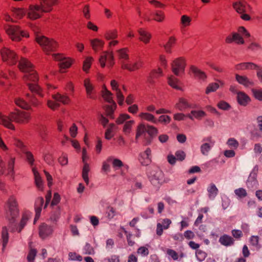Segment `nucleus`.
<instances>
[{"instance_id": "obj_24", "label": "nucleus", "mask_w": 262, "mask_h": 262, "mask_svg": "<svg viewBox=\"0 0 262 262\" xmlns=\"http://www.w3.org/2000/svg\"><path fill=\"white\" fill-rule=\"evenodd\" d=\"M220 244L226 247L232 246L234 243V240L231 236L224 234L219 238Z\"/></svg>"}, {"instance_id": "obj_56", "label": "nucleus", "mask_w": 262, "mask_h": 262, "mask_svg": "<svg viewBox=\"0 0 262 262\" xmlns=\"http://www.w3.org/2000/svg\"><path fill=\"white\" fill-rule=\"evenodd\" d=\"M130 118V116L128 115V114H121L116 119V122L118 124H121L123 123L126 120L129 119Z\"/></svg>"}, {"instance_id": "obj_57", "label": "nucleus", "mask_w": 262, "mask_h": 262, "mask_svg": "<svg viewBox=\"0 0 262 262\" xmlns=\"http://www.w3.org/2000/svg\"><path fill=\"white\" fill-rule=\"evenodd\" d=\"M116 95L118 104L122 106L124 101V97L120 89L116 91Z\"/></svg>"}, {"instance_id": "obj_53", "label": "nucleus", "mask_w": 262, "mask_h": 262, "mask_svg": "<svg viewBox=\"0 0 262 262\" xmlns=\"http://www.w3.org/2000/svg\"><path fill=\"white\" fill-rule=\"evenodd\" d=\"M37 252V251L35 249L31 248L30 249L27 257L28 262H34Z\"/></svg>"}, {"instance_id": "obj_59", "label": "nucleus", "mask_w": 262, "mask_h": 262, "mask_svg": "<svg viewBox=\"0 0 262 262\" xmlns=\"http://www.w3.org/2000/svg\"><path fill=\"white\" fill-rule=\"evenodd\" d=\"M15 158L11 157L8 162V170L9 173L13 174L14 173V166L15 164Z\"/></svg>"}, {"instance_id": "obj_62", "label": "nucleus", "mask_w": 262, "mask_h": 262, "mask_svg": "<svg viewBox=\"0 0 262 262\" xmlns=\"http://www.w3.org/2000/svg\"><path fill=\"white\" fill-rule=\"evenodd\" d=\"M166 253L174 260H177L179 258L178 253L172 249H168Z\"/></svg>"}, {"instance_id": "obj_20", "label": "nucleus", "mask_w": 262, "mask_h": 262, "mask_svg": "<svg viewBox=\"0 0 262 262\" xmlns=\"http://www.w3.org/2000/svg\"><path fill=\"white\" fill-rule=\"evenodd\" d=\"M163 71L161 68L151 71L147 77V82L151 84L155 82V79L162 76Z\"/></svg>"}, {"instance_id": "obj_10", "label": "nucleus", "mask_w": 262, "mask_h": 262, "mask_svg": "<svg viewBox=\"0 0 262 262\" xmlns=\"http://www.w3.org/2000/svg\"><path fill=\"white\" fill-rule=\"evenodd\" d=\"M53 229L51 226L43 223L38 227V234L39 237L44 239L52 234Z\"/></svg>"}, {"instance_id": "obj_50", "label": "nucleus", "mask_w": 262, "mask_h": 262, "mask_svg": "<svg viewBox=\"0 0 262 262\" xmlns=\"http://www.w3.org/2000/svg\"><path fill=\"white\" fill-rule=\"evenodd\" d=\"M235 195L239 199H243L246 197L248 195L247 191L243 188H239L234 190Z\"/></svg>"}, {"instance_id": "obj_64", "label": "nucleus", "mask_w": 262, "mask_h": 262, "mask_svg": "<svg viewBox=\"0 0 262 262\" xmlns=\"http://www.w3.org/2000/svg\"><path fill=\"white\" fill-rule=\"evenodd\" d=\"M84 252L86 254L93 255L95 253V251L93 247L88 243H86L84 247Z\"/></svg>"}, {"instance_id": "obj_11", "label": "nucleus", "mask_w": 262, "mask_h": 262, "mask_svg": "<svg viewBox=\"0 0 262 262\" xmlns=\"http://www.w3.org/2000/svg\"><path fill=\"white\" fill-rule=\"evenodd\" d=\"M86 158V150L85 148H83L82 149V161L84 163V166L82 169V177L86 185H88L89 183L88 173L90 171V167L85 161Z\"/></svg>"}, {"instance_id": "obj_34", "label": "nucleus", "mask_w": 262, "mask_h": 262, "mask_svg": "<svg viewBox=\"0 0 262 262\" xmlns=\"http://www.w3.org/2000/svg\"><path fill=\"white\" fill-rule=\"evenodd\" d=\"M29 219L30 216L28 214L23 213L22 214L20 223L18 226V227L16 229V230L18 231V232L19 233L21 231L24 227L26 225Z\"/></svg>"}, {"instance_id": "obj_48", "label": "nucleus", "mask_w": 262, "mask_h": 262, "mask_svg": "<svg viewBox=\"0 0 262 262\" xmlns=\"http://www.w3.org/2000/svg\"><path fill=\"white\" fill-rule=\"evenodd\" d=\"M118 36V32L116 30H110L105 33L104 37L107 40L115 39Z\"/></svg>"}, {"instance_id": "obj_14", "label": "nucleus", "mask_w": 262, "mask_h": 262, "mask_svg": "<svg viewBox=\"0 0 262 262\" xmlns=\"http://www.w3.org/2000/svg\"><path fill=\"white\" fill-rule=\"evenodd\" d=\"M151 151L147 148L144 152L140 155L139 160L143 165H148L151 162Z\"/></svg>"}, {"instance_id": "obj_38", "label": "nucleus", "mask_w": 262, "mask_h": 262, "mask_svg": "<svg viewBox=\"0 0 262 262\" xmlns=\"http://www.w3.org/2000/svg\"><path fill=\"white\" fill-rule=\"evenodd\" d=\"M14 102L17 106L25 110H29L30 108L29 104L26 102L23 99L20 98H15Z\"/></svg>"}, {"instance_id": "obj_36", "label": "nucleus", "mask_w": 262, "mask_h": 262, "mask_svg": "<svg viewBox=\"0 0 262 262\" xmlns=\"http://www.w3.org/2000/svg\"><path fill=\"white\" fill-rule=\"evenodd\" d=\"M189 107V105L187 100L184 98H180L179 100V102L176 103L175 105V107L181 111H183Z\"/></svg>"}, {"instance_id": "obj_51", "label": "nucleus", "mask_w": 262, "mask_h": 262, "mask_svg": "<svg viewBox=\"0 0 262 262\" xmlns=\"http://www.w3.org/2000/svg\"><path fill=\"white\" fill-rule=\"evenodd\" d=\"M219 88V84L218 83H211L206 88L205 93L208 94L211 92H215Z\"/></svg>"}, {"instance_id": "obj_40", "label": "nucleus", "mask_w": 262, "mask_h": 262, "mask_svg": "<svg viewBox=\"0 0 262 262\" xmlns=\"http://www.w3.org/2000/svg\"><path fill=\"white\" fill-rule=\"evenodd\" d=\"M33 170L34 171L36 186L39 190L42 191L43 190V183L41 178L37 171H35L34 169H33Z\"/></svg>"}, {"instance_id": "obj_54", "label": "nucleus", "mask_w": 262, "mask_h": 262, "mask_svg": "<svg viewBox=\"0 0 262 262\" xmlns=\"http://www.w3.org/2000/svg\"><path fill=\"white\" fill-rule=\"evenodd\" d=\"M13 12L14 16L18 19L21 18L25 14V11L23 8H14Z\"/></svg>"}, {"instance_id": "obj_32", "label": "nucleus", "mask_w": 262, "mask_h": 262, "mask_svg": "<svg viewBox=\"0 0 262 262\" xmlns=\"http://www.w3.org/2000/svg\"><path fill=\"white\" fill-rule=\"evenodd\" d=\"M102 93V97L108 103H113V102H115L113 100V94L106 89L105 85L103 86Z\"/></svg>"}, {"instance_id": "obj_43", "label": "nucleus", "mask_w": 262, "mask_h": 262, "mask_svg": "<svg viewBox=\"0 0 262 262\" xmlns=\"http://www.w3.org/2000/svg\"><path fill=\"white\" fill-rule=\"evenodd\" d=\"M93 60L94 59L92 57H88L85 58V59L83 61L82 67L83 70L84 72H85L86 73H88L89 72V70L91 67Z\"/></svg>"}, {"instance_id": "obj_63", "label": "nucleus", "mask_w": 262, "mask_h": 262, "mask_svg": "<svg viewBox=\"0 0 262 262\" xmlns=\"http://www.w3.org/2000/svg\"><path fill=\"white\" fill-rule=\"evenodd\" d=\"M195 254L197 259L200 261L204 260L207 255L205 252L199 250H196Z\"/></svg>"}, {"instance_id": "obj_39", "label": "nucleus", "mask_w": 262, "mask_h": 262, "mask_svg": "<svg viewBox=\"0 0 262 262\" xmlns=\"http://www.w3.org/2000/svg\"><path fill=\"white\" fill-rule=\"evenodd\" d=\"M147 131V126H146L144 124H139L137 127L136 140H137L141 136L144 134Z\"/></svg>"}, {"instance_id": "obj_21", "label": "nucleus", "mask_w": 262, "mask_h": 262, "mask_svg": "<svg viewBox=\"0 0 262 262\" xmlns=\"http://www.w3.org/2000/svg\"><path fill=\"white\" fill-rule=\"evenodd\" d=\"M83 84L85 89L87 97L90 99H94L92 94L94 93L95 87L90 79H85L83 82Z\"/></svg>"}, {"instance_id": "obj_19", "label": "nucleus", "mask_w": 262, "mask_h": 262, "mask_svg": "<svg viewBox=\"0 0 262 262\" xmlns=\"http://www.w3.org/2000/svg\"><path fill=\"white\" fill-rule=\"evenodd\" d=\"M164 181V174L161 170L156 171L151 179L152 184L157 186L161 185Z\"/></svg>"}, {"instance_id": "obj_6", "label": "nucleus", "mask_w": 262, "mask_h": 262, "mask_svg": "<svg viewBox=\"0 0 262 262\" xmlns=\"http://www.w3.org/2000/svg\"><path fill=\"white\" fill-rule=\"evenodd\" d=\"M186 66V61L184 57L176 58L171 63V71L177 76H180L184 73Z\"/></svg>"}, {"instance_id": "obj_35", "label": "nucleus", "mask_w": 262, "mask_h": 262, "mask_svg": "<svg viewBox=\"0 0 262 262\" xmlns=\"http://www.w3.org/2000/svg\"><path fill=\"white\" fill-rule=\"evenodd\" d=\"M168 83L173 89L176 90H181V88L180 85V82L179 79L173 76H171L168 79Z\"/></svg>"}, {"instance_id": "obj_30", "label": "nucleus", "mask_w": 262, "mask_h": 262, "mask_svg": "<svg viewBox=\"0 0 262 262\" xmlns=\"http://www.w3.org/2000/svg\"><path fill=\"white\" fill-rule=\"evenodd\" d=\"M72 64V60L69 58H64L59 63L60 71L61 73H64V70L70 68Z\"/></svg>"}, {"instance_id": "obj_18", "label": "nucleus", "mask_w": 262, "mask_h": 262, "mask_svg": "<svg viewBox=\"0 0 262 262\" xmlns=\"http://www.w3.org/2000/svg\"><path fill=\"white\" fill-rule=\"evenodd\" d=\"M258 68V66L251 62H242L235 66L237 70H257Z\"/></svg>"}, {"instance_id": "obj_7", "label": "nucleus", "mask_w": 262, "mask_h": 262, "mask_svg": "<svg viewBox=\"0 0 262 262\" xmlns=\"http://www.w3.org/2000/svg\"><path fill=\"white\" fill-rule=\"evenodd\" d=\"M1 54L3 61L6 62L9 65L15 64L18 61V57L16 54L8 48L2 49Z\"/></svg>"}, {"instance_id": "obj_46", "label": "nucleus", "mask_w": 262, "mask_h": 262, "mask_svg": "<svg viewBox=\"0 0 262 262\" xmlns=\"http://www.w3.org/2000/svg\"><path fill=\"white\" fill-rule=\"evenodd\" d=\"M135 121L134 120L128 121L125 123L123 128V132L125 134L128 135L130 133L133 125Z\"/></svg>"}, {"instance_id": "obj_5", "label": "nucleus", "mask_w": 262, "mask_h": 262, "mask_svg": "<svg viewBox=\"0 0 262 262\" xmlns=\"http://www.w3.org/2000/svg\"><path fill=\"white\" fill-rule=\"evenodd\" d=\"M7 34L13 41H18L23 37H28L29 34L27 32L21 30L17 26L6 25L5 27Z\"/></svg>"}, {"instance_id": "obj_23", "label": "nucleus", "mask_w": 262, "mask_h": 262, "mask_svg": "<svg viewBox=\"0 0 262 262\" xmlns=\"http://www.w3.org/2000/svg\"><path fill=\"white\" fill-rule=\"evenodd\" d=\"M44 203V200L42 197H38L35 202V216L34 222L37 221L40 217L41 211L42 210V206Z\"/></svg>"}, {"instance_id": "obj_1", "label": "nucleus", "mask_w": 262, "mask_h": 262, "mask_svg": "<svg viewBox=\"0 0 262 262\" xmlns=\"http://www.w3.org/2000/svg\"><path fill=\"white\" fill-rule=\"evenodd\" d=\"M31 119L30 113L17 109L11 112L8 116L0 113V123L13 130H15V126L12 122L24 124L29 123Z\"/></svg>"}, {"instance_id": "obj_33", "label": "nucleus", "mask_w": 262, "mask_h": 262, "mask_svg": "<svg viewBox=\"0 0 262 262\" xmlns=\"http://www.w3.org/2000/svg\"><path fill=\"white\" fill-rule=\"evenodd\" d=\"M91 44L92 48L95 51L100 50L102 49L104 42L103 40L95 38L91 40Z\"/></svg>"}, {"instance_id": "obj_9", "label": "nucleus", "mask_w": 262, "mask_h": 262, "mask_svg": "<svg viewBox=\"0 0 262 262\" xmlns=\"http://www.w3.org/2000/svg\"><path fill=\"white\" fill-rule=\"evenodd\" d=\"M188 74L196 79L202 81H205L207 77L204 71L194 65H191L189 67Z\"/></svg>"}, {"instance_id": "obj_25", "label": "nucleus", "mask_w": 262, "mask_h": 262, "mask_svg": "<svg viewBox=\"0 0 262 262\" xmlns=\"http://www.w3.org/2000/svg\"><path fill=\"white\" fill-rule=\"evenodd\" d=\"M236 80L241 84L244 85L245 86H253L254 82L245 76H241L238 74L235 75Z\"/></svg>"}, {"instance_id": "obj_45", "label": "nucleus", "mask_w": 262, "mask_h": 262, "mask_svg": "<svg viewBox=\"0 0 262 262\" xmlns=\"http://www.w3.org/2000/svg\"><path fill=\"white\" fill-rule=\"evenodd\" d=\"M208 195L210 198L214 199L218 193V189L214 184H211L208 188Z\"/></svg>"}, {"instance_id": "obj_37", "label": "nucleus", "mask_w": 262, "mask_h": 262, "mask_svg": "<svg viewBox=\"0 0 262 262\" xmlns=\"http://www.w3.org/2000/svg\"><path fill=\"white\" fill-rule=\"evenodd\" d=\"M176 42V38L174 36H171L169 37L168 41L164 46V48L167 53H171V48L174 46Z\"/></svg>"}, {"instance_id": "obj_13", "label": "nucleus", "mask_w": 262, "mask_h": 262, "mask_svg": "<svg viewBox=\"0 0 262 262\" xmlns=\"http://www.w3.org/2000/svg\"><path fill=\"white\" fill-rule=\"evenodd\" d=\"M171 221L169 219H164L162 220V223H158L157 225L156 233L158 236H161L163 234L164 229H167L169 228Z\"/></svg>"}, {"instance_id": "obj_15", "label": "nucleus", "mask_w": 262, "mask_h": 262, "mask_svg": "<svg viewBox=\"0 0 262 262\" xmlns=\"http://www.w3.org/2000/svg\"><path fill=\"white\" fill-rule=\"evenodd\" d=\"M142 67V63L141 61H137L133 63H127L125 61H122L121 68L123 70H127L130 72L137 70Z\"/></svg>"}, {"instance_id": "obj_42", "label": "nucleus", "mask_w": 262, "mask_h": 262, "mask_svg": "<svg viewBox=\"0 0 262 262\" xmlns=\"http://www.w3.org/2000/svg\"><path fill=\"white\" fill-rule=\"evenodd\" d=\"M192 19L190 17L183 15L181 17L180 23L182 25V27L185 28L188 27L190 25Z\"/></svg>"}, {"instance_id": "obj_22", "label": "nucleus", "mask_w": 262, "mask_h": 262, "mask_svg": "<svg viewBox=\"0 0 262 262\" xmlns=\"http://www.w3.org/2000/svg\"><path fill=\"white\" fill-rule=\"evenodd\" d=\"M52 98L58 103L60 102L64 105L69 104L71 101L70 98L67 95H62L59 93L52 95Z\"/></svg>"}, {"instance_id": "obj_2", "label": "nucleus", "mask_w": 262, "mask_h": 262, "mask_svg": "<svg viewBox=\"0 0 262 262\" xmlns=\"http://www.w3.org/2000/svg\"><path fill=\"white\" fill-rule=\"evenodd\" d=\"M7 209L6 217L9 221V226L14 224L19 214L18 203L14 195H10L6 203Z\"/></svg>"}, {"instance_id": "obj_12", "label": "nucleus", "mask_w": 262, "mask_h": 262, "mask_svg": "<svg viewBox=\"0 0 262 262\" xmlns=\"http://www.w3.org/2000/svg\"><path fill=\"white\" fill-rule=\"evenodd\" d=\"M18 68L23 72L30 73L33 69V64L26 58H21Z\"/></svg>"}, {"instance_id": "obj_41", "label": "nucleus", "mask_w": 262, "mask_h": 262, "mask_svg": "<svg viewBox=\"0 0 262 262\" xmlns=\"http://www.w3.org/2000/svg\"><path fill=\"white\" fill-rule=\"evenodd\" d=\"M105 214L108 220H111L117 214L115 208L112 206H108L106 208Z\"/></svg>"}, {"instance_id": "obj_52", "label": "nucleus", "mask_w": 262, "mask_h": 262, "mask_svg": "<svg viewBox=\"0 0 262 262\" xmlns=\"http://www.w3.org/2000/svg\"><path fill=\"white\" fill-rule=\"evenodd\" d=\"M190 115L192 116V118L194 117L197 119H201L206 116V113L203 111L193 110L191 111Z\"/></svg>"}, {"instance_id": "obj_31", "label": "nucleus", "mask_w": 262, "mask_h": 262, "mask_svg": "<svg viewBox=\"0 0 262 262\" xmlns=\"http://www.w3.org/2000/svg\"><path fill=\"white\" fill-rule=\"evenodd\" d=\"M139 117L142 120H144L151 123H156L157 120L155 117L148 113H141L139 114Z\"/></svg>"}, {"instance_id": "obj_17", "label": "nucleus", "mask_w": 262, "mask_h": 262, "mask_svg": "<svg viewBox=\"0 0 262 262\" xmlns=\"http://www.w3.org/2000/svg\"><path fill=\"white\" fill-rule=\"evenodd\" d=\"M40 1V6L44 11V12L47 13L52 10V7L57 3V0H39Z\"/></svg>"}, {"instance_id": "obj_61", "label": "nucleus", "mask_w": 262, "mask_h": 262, "mask_svg": "<svg viewBox=\"0 0 262 262\" xmlns=\"http://www.w3.org/2000/svg\"><path fill=\"white\" fill-rule=\"evenodd\" d=\"M213 145L210 144L209 143H205L202 145L201 147V150L203 155H207L208 152L211 149V147Z\"/></svg>"}, {"instance_id": "obj_49", "label": "nucleus", "mask_w": 262, "mask_h": 262, "mask_svg": "<svg viewBox=\"0 0 262 262\" xmlns=\"http://www.w3.org/2000/svg\"><path fill=\"white\" fill-rule=\"evenodd\" d=\"M128 51L127 48H122L118 51V56L119 59L127 60L129 58L128 55L127 54Z\"/></svg>"}, {"instance_id": "obj_27", "label": "nucleus", "mask_w": 262, "mask_h": 262, "mask_svg": "<svg viewBox=\"0 0 262 262\" xmlns=\"http://www.w3.org/2000/svg\"><path fill=\"white\" fill-rule=\"evenodd\" d=\"M111 105H106L104 106V109L105 111L106 115L111 119H114V113L116 109L117 104L115 102L111 103Z\"/></svg>"}, {"instance_id": "obj_16", "label": "nucleus", "mask_w": 262, "mask_h": 262, "mask_svg": "<svg viewBox=\"0 0 262 262\" xmlns=\"http://www.w3.org/2000/svg\"><path fill=\"white\" fill-rule=\"evenodd\" d=\"M146 132L150 136L149 138L145 139L143 141V145H147L151 143L153 137L156 136L158 133V129L154 126L147 125Z\"/></svg>"}, {"instance_id": "obj_8", "label": "nucleus", "mask_w": 262, "mask_h": 262, "mask_svg": "<svg viewBox=\"0 0 262 262\" xmlns=\"http://www.w3.org/2000/svg\"><path fill=\"white\" fill-rule=\"evenodd\" d=\"M44 11L40 5H31L29 6L27 14L30 19L35 20L41 17Z\"/></svg>"}, {"instance_id": "obj_26", "label": "nucleus", "mask_w": 262, "mask_h": 262, "mask_svg": "<svg viewBox=\"0 0 262 262\" xmlns=\"http://www.w3.org/2000/svg\"><path fill=\"white\" fill-rule=\"evenodd\" d=\"M138 32L140 35V40L145 43H148L151 38V34L142 28L139 29Z\"/></svg>"}, {"instance_id": "obj_55", "label": "nucleus", "mask_w": 262, "mask_h": 262, "mask_svg": "<svg viewBox=\"0 0 262 262\" xmlns=\"http://www.w3.org/2000/svg\"><path fill=\"white\" fill-rule=\"evenodd\" d=\"M47 106L52 111H55L59 108L60 104L55 100H49L47 101Z\"/></svg>"}, {"instance_id": "obj_3", "label": "nucleus", "mask_w": 262, "mask_h": 262, "mask_svg": "<svg viewBox=\"0 0 262 262\" xmlns=\"http://www.w3.org/2000/svg\"><path fill=\"white\" fill-rule=\"evenodd\" d=\"M24 79L26 82L31 81L34 82L33 83L29 82L27 83L29 89L32 93L37 95L40 97H43L41 89L38 84H36V82L38 80V76L36 71L32 69V71L30 72V73H27L24 76Z\"/></svg>"}, {"instance_id": "obj_28", "label": "nucleus", "mask_w": 262, "mask_h": 262, "mask_svg": "<svg viewBox=\"0 0 262 262\" xmlns=\"http://www.w3.org/2000/svg\"><path fill=\"white\" fill-rule=\"evenodd\" d=\"M248 6L246 3L241 2H236L233 4V8L239 14L245 13L246 11L247 7Z\"/></svg>"}, {"instance_id": "obj_4", "label": "nucleus", "mask_w": 262, "mask_h": 262, "mask_svg": "<svg viewBox=\"0 0 262 262\" xmlns=\"http://www.w3.org/2000/svg\"><path fill=\"white\" fill-rule=\"evenodd\" d=\"M36 41L42 47L43 51L47 54L56 50L58 47V43L52 39H49L44 36L36 38Z\"/></svg>"}, {"instance_id": "obj_44", "label": "nucleus", "mask_w": 262, "mask_h": 262, "mask_svg": "<svg viewBox=\"0 0 262 262\" xmlns=\"http://www.w3.org/2000/svg\"><path fill=\"white\" fill-rule=\"evenodd\" d=\"M2 237L3 238V247L5 248L7 245L8 239H9V234L8 232V229L6 226H4L2 228Z\"/></svg>"}, {"instance_id": "obj_60", "label": "nucleus", "mask_w": 262, "mask_h": 262, "mask_svg": "<svg viewBox=\"0 0 262 262\" xmlns=\"http://www.w3.org/2000/svg\"><path fill=\"white\" fill-rule=\"evenodd\" d=\"M227 143L229 147L234 149H236L239 146L238 141L234 138L229 139Z\"/></svg>"}, {"instance_id": "obj_47", "label": "nucleus", "mask_w": 262, "mask_h": 262, "mask_svg": "<svg viewBox=\"0 0 262 262\" xmlns=\"http://www.w3.org/2000/svg\"><path fill=\"white\" fill-rule=\"evenodd\" d=\"M154 15V19L158 22H162L165 19L164 13L160 10L156 11Z\"/></svg>"}, {"instance_id": "obj_58", "label": "nucleus", "mask_w": 262, "mask_h": 262, "mask_svg": "<svg viewBox=\"0 0 262 262\" xmlns=\"http://www.w3.org/2000/svg\"><path fill=\"white\" fill-rule=\"evenodd\" d=\"M186 117H188L191 120H193V118H192V116L191 115H190V114H188L187 115H184L183 113H177V114H175L173 115V119L175 120L181 121V120H184V119Z\"/></svg>"}, {"instance_id": "obj_29", "label": "nucleus", "mask_w": 262, "mask_h": 262, "mask_svg": "<svg viewBox=\"0 0 262 262\" xmlns=\"http://www.w3.org/2000/svg\"><path fill=\"white\" fill-rule=\"evenodd\" d=\"M237 99L238 103L244 106H246L250 101L249 97L243 92L237 93Z\"/></svg>"}]
</instances>
